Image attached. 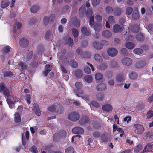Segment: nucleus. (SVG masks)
<instances>
[{
  "mask_svg": "<svg viewBox=\"0 0 153 153\" xmlns=\"http://www.w3.org/2000/svg\"><path fill=\"white\" fill-rule=\"evenodd\" d=\"M80 117L79 114L78 112L75 111L70 113L68 116V119L73 122L77 121L79 119Z\"/></svg>",
  "mask_w": 153,
  "mask_h": 153,
  "instance_id": "obj_1",
  "label": "nucleus"
},
{
  "mask_svg": "<svg viewBox=\"0 0 153 153\" xmlns=\"http://www.w3.org/2000/svg\"><path fill=\"white\" fill-rule=\"evenodd\" d=\"M133 129L135 133L138 134L142 133L144 131L143 127L139 124L134 125Z\"/></svg>",
  "mask_w": 153,
  "mask_h": 153,
  "instance_id": "obj_2",
  "label": "nucleus"
},
{
  "mask_svg": "<svg viewBox=\"0 0 153 153\" xmlns=\"http://www.w3.org/2000/svg\"><path fill=\"white\" fill-rule=\"evenodd\" d=\"M107 53L110 56L114 57L117 54L118 51L114 48H110L107 50Z\"/></svg>",
  "mask_w": 153,
  "mask_h": 153,
  "instance_id": "obj_3",
  "label": "nucleus"
},
{
  "mask_svg": "<svg viewBox=\"0 0 153 153\" xmlns=\"http://www.w3.org/2000/svg\"><path fill=\"white\" fill-rule=\"evenodd\" d=\"M153 152V142L148 144L146 145L142 153L145 152Z\"/></svg>",
  "mask_w": 153,
  "mask_h": 153,
  "instance_id": "obj_4",
  "label": "nucleus"
},
{
  "mask_svg": "<svg viewBox=\"0 0 153 153\" xmlns=\"http://www.w3.org/2000/svg\"><path fill=\"white\" fill-rule=\"evenodd\" d=\"M122 64L125 66H129L132 63V60L130 58L125 57L122 58L121 60Z\"/></svg>",
  "mask_w": 153,
  "mask_h": 153,
  "instance_id": "obj_5",
  "label": "nucleus"
},
{
  "mask_svg": "<svg viewBox=\"0 0 153 153\" xmlns=\"http://www.w3.org/2000/svg\"><path fill=\"white\" fill-rule=\"evenodd\" d=\"M70 24L71 25L75 27H79L80 26L79 22L76 17H74L71 18Z\"/></svg>",
  "mask_w": 153,
  "mask_h": 153,
  "instance_id": "obj_6",
  "label": "nucleus"
},
{
  "mask_svg": "<svg viewBox=\"0 0 153 153\" xmlns=\"http://www.w3.org/2000/svg\"><path fill=\"white\" fill-rule=\"evenodd\" d=\"M102 110L107 112H111L113 110L112 105L110 104H106L103 105L102 107Z\"/></svg>",
  "mask_w": 153,
  "mask_h": 153,
  "instance_id": "obj_7",
  "label": "nucleus"
},
{
  "mask_svg": "<svg viewBox=\"0 0 153 153\" xmlns=\"http://www.w3.org/2000/svg\"><path fill=\"white\" fill-rule=\"evenodd\" d=\"M123 27L120 26L118 24H115L113 27V31L114 33L121 32L123 30Z\"/></svg>",
  "mask_w": 153,
  "mask_h": 153,
  "instance_id": "obj_8",
  "label": "nucleus"
},
{
  "mask_svg": "<svg viewBox=\"0 0 153 153\" xmlns=\"http://www.w3.org/2000/svg\"><path fill=\"white\" fill-rule=\"evenodd\" d=\"M146 64V61L140 60L137 61L135 64V67L137 68H140L143 67Z\"/></svg>",
  "mask_w": 153,
  "mask_h": 153,
  "instance_id": "obj_9",
  "label": "nucleus"
},
{
  "mask_svg": "<svg viewBox=\"0 0 153 153\" xmlns=\"http://www.w3.org/2000/svg\"><path fill=\"white\" fill-rule=\"evenodd\" d=\"M95 78L97 82H99L101 80L103 82L105 81L103 74L100 73H96L95 75Z\"/></svg>",
  "mask_w": 153,
  "mask_h": 153,
  "instance_id": "obj_10",
  "label": "nucleus"
},
{
  "mask_svg": "<svg viewBox=\"0 0 153 153\" xmlns=\"http://www.w3.org/2000/svg\"><path fill=\"white\" fill-rule=\"evenodd\" d=\"M132 18L134 20H137L139 17L138 9L137 8H134L132 15Z\"/></svg>",
  "mask_w": 153,
  "mask_h": 153,
  "instance_id": "obj_11",
  "label": "nucleus"
},
{
  "mask_svg": "<svg viewBox=\"0 0 153 153\" xmlns=\"http://www.w3.org/2000/svg\"><path fill=\"white\" fill-rule=\"evenodd\" d=\"M72 131L74 134H82L84 132L83 129L79 127H77L73 128L72 130Z\"/></svg>",
  "mask_w": 153,
  "mask_h": 153,
  "instance_id": "obj_12",
  "label": "nucleus"
},
{
  "mask_svg": "<svg viewBox=\"0 0 153 153\" xmlns=\"http://www.w3.org/2000/svg\"><path fill=\"white\" fill-rule=\"evenodd\" d=\"M29 136V132L28 131H27L25 133L23 134L22 137V144L23 145L25 144L26 142V140L28 139Z\"/></svg>",
  "mask_w": 153,
  "mask_h": 153,
  "instance_id": "obj_13",
  "label": "nucleus"
},
{
  "mask_svg": "<svg viewBox=\"0 0 153 153\" xmlns=\"http://www.w3.org/2000/svg\"><path fill=\"white\" fill-rule=\"evenodd\" d=\"M54 18V15H51L49 17H45L44 18L43 22L44 25H47L48 23L49 20L51 19V21H53Z\"/></svg>",
  "mask_w": 153,
  "mask_h": 153,
  "instance_id": "obj_14",
  "label": "nucleus"
},
{
  "mask_svg": "<svg viewBox=\"0 0 153 153\" xmlns=\"http://www.w3.org/2000/svg\"><path fill=\"white\" fill-rule=\"evenodd\" d=\"M28 42V41L26 39L22 38L20 40L19 44L21 47L24 48L27 46Z\"/></svg>",
  "mask_w": 153,
  "mask_h": 153,
  "instance_id": "obj_15",
  "label": "nucleus"
},
{
  "mask_svg": "<svg viewBox=\"0 0 153 153\" xmlns=\"http://www.w3.org/2000/svg\"><path fill=\"white\" fill-rule=\"evenodd\" d=\"M96 88L98 91H104L106 89V85L104 83L99 84L96 86Z\"/></svg>",
  "mask_w": 153,
  "mask_h": 153,
  "instance_id": "obj_16",
  "label": "nucleus"
},
{
  "mask_svg": "<svg viewBox=\"0 0 153 153\" xmlns=\"http://www.w3.org/2000/svg\"><path fill=\"white\" fill-rule=\"evenodd\" d=\"M108 67L107 64L106 63H103L100 64L98 66V69L101 71H103L106 70Z\"/></svg>",
  "mask_w": 153,
  "mask_h": 153,
  "instance_id": "obj_17",
  "label": "nucleus"
},
{
  "mask_svg": "<svg viewBox=\"0 0 153 153\" xmlns=\"http://www.w3.org/2000/svg\"><path fill=\"white\" fill-rule=\"evenodd\" d=\"M93 45L94 47L97 50H101L102 48L103 44L97 42H93Z\"/></svg>",
  "mask_w": 153,
  "mask_h": 153,
  "instance_id": "obj_18",
  "label": "nucleus"
},
{
  "mask_svg": "<svg viewBox=\"0 0 153 153\" xmlns=\"http://www.w3.org/2000/svg\"><path fill=\"white\" fill-rule=\"evenodd\" d=\"M109 65L110 67L111 68H115L118 66L117 62L114 60L110 61Z\"/></svg>",
  "mask_w": 153,
  "mask_h": 153,
  "instance_id": "obj_19",
  "label": "nucleus"
},
{
  "mask_svg": "<svg viewBox=\"0 0 153 153\" xmlns=\"http://www.w3.org/2000/svg\"><path fill=\"white\" fill-rule=\"evenodd\" d=\"M102 36L105 38H108L111 37L112 36L111 33L107 30H105L102 32Z\"/></svg>",
  "mask_w": 153,
  "mask_h": 153,
  "instance_id": "obj_20",
  "label": "nucleus"
},
{
  "mask_svg": "<svg viewBox=\"0 0 153 153\" xmlns=\"http://www.w3.org/2000/svg\"><path fill=\"white\" fill-rule=\"evenodd\" d=\"M122 12V11L121 8L118 7H116L114 8L113 13L115 15L119 16L121 14Z\"/></svg>",
  "mask_w": 153,
  "mask_h": 153,
  "instance_id": "obj_21",
  "label": "nucleus"
},
{
  "mask_svg": "<svg viewBox=\"0 0 153 153\" xmlns=\"http://www.w3.org/2000/svg\"><path fill=\"white\" fill-rule=\"evenodd\" d=\"M18 99L16 97H11L7 99V102L8 104H14L16 102L18 101Z\"/></svg>",
  "mask_w": 153,
  "mask_h": 153,
  "instance_id": "obj_22",
  "label": "nucleus"
},
{
  "mask_svg": "<svg viewBox=\"0 0 153 153\" xmlns=\"http://www.w3.org/2000/svg\"><path fill=\"white\" fill-rule=\"evenodd\" d=\"M124 79V76L122 74H120L116 76V81L117 83H120L123 82Z\"/></svg>",
  "mask_w": 153,
  "mask_h": 153,
  "instance_id": "obj_23",
  "label": "nucleus"
},
{
  "mask_svg": "<svg viewBox=\"0 0 153 153\" xmlns=\"http://www.w3.org/2000/svg\"><path fill=\"white\" fill-rule=\"evenodd\" d=\"M84 80L87 82L88 83H91L92 82L93 78L92 76L90 75H87L85 76L84 77Z\"/></svg>",
  "mask_w": 153,
  "mask_h": 153,
  "instance_id": "obj_24",
  "label": "nucleus"
},
{
  "mask_svg": "<svg viewBox=\"0 0 153 153\" xmlns=\"http://www.w3.org/2000/svg\"><path fill=\"white\" fill-rule=\"evenodd\" d=\"M74 73V75L78 78H81L83 75L82 71L80 69L76 70Z\"/></svg>",
  "mask_w": 153,
  "mask_h": 153,
  "instance_id": "obj_25",
  "label": "nucleus"
},
{
  "mask_svg": "<svg viewBox=\"0 0 153 153\" xmlns=\"http://www.w3.org/2000/svg\"><path fill=\"white\" fill-rule=\"evenodd\" d=\"M82 32L83 34L87 36H89L91 35L90 32L87 28L85 27H83L81 29Z\"/></svg>",
  "mask_w": 153,
  "mask_h": 153,
  "instance_id": "obj_26",
  "label": "nucleus"
},
{
  "mask_svg": "<svg viewBox=\"0 0 153 153\" xmlns=\"http://www.w3.org/2000/svg\"><path fill=\"white\" fill-rule=\"evenodd\" d=\"M70 6L68 5L64 6L63 7L61 10V12L63 14L67 13L70 10Z\"/></svg>",
  "mask_w": 153,
  "mask_h": 153,
  "instance_id": "obj_27",
  "label": "nucleus"
},
{
  "mask_svg": "<svg viewBox=\"0 0 153 153\" xmlns=\"http://www.w3.org/2000/svg\"><path fill=\"white\" fill-rule=\"evenodd\" d=\"M40 9V7L38 5L33 6L31 8L30 10L33 13H35L38 11Z\"/></svg>",
  "mask_w": 153,
  "mask_h": 153,
  "instance_id": "obj_28",
  "label": "nucleus"
},
{
  "mask_svg": "<svg viewBox=\"0 0 153 153\" xmlns=\"http://www.w3.org/2000/svg\"><path fill=\"white\" fill-rule=\"evenodd\" d=\"M88 121V118L86 117H82L79 121V123L81 124H84L87 123Z\"/></svg>",
  "mask_w": 153,
  "mask_h": 153,
  "instance_id": "obj_29",
  "label": "nucleus"
},
{
  "mask_svg": "<svg viewBox=\"0 0 153 153\" xmlns=\"http://www.w3.org/2000/svg\"><path fill=\"white\" fill-rule=\"evenodd\" d=\"M138 76L137 74L135 72H131L129 75V78L133 80H134L137 79L138 77Z\"/></svg>",
  "mask_w": 153,
  "mask_h": 153,
  "instance_id": "obj_30",
  "label": "nucleus"
},
{
  "mask_svg": "<svg viewBox=\"0 0 153 153\" xmlns=\"http://www.w3.org/2000/svg\"><path fill=\"white\" fill-rule=\"evenodd\" d=\"M9 4V2L8 0H3L2 1L1 4L2 8H4L8 6Z\"/></svg>",
  "mask_w": 153,
  "mask_h": 153,
  "instance_id": "obj_31",
  "label": "nucleus"
},
{
  "mask_svg": "<svg viewBox=\"0 0 153 153\" xmlns=\"http://www.w3.org/2000/svg\"><path fill=\"white\" fill-rule=\"evenodd\" d=\"M79 15L81 16H83L85 14V9L84 6H82L80 8L79 10Z\"/></svg>",
  "mask_w": 153,
  "mask_h": 153,
  "instance_id": "obj_32",
  "label": "nucleus"
},
{
  "mask_svg": "<svg viewBox=\"0 0 153 153\" xmlns=\"http://www.w3.org/2000/svg\"><path fill=\"white\" fill-rule=\"evenodd\" d=\"M21 116L20 114L16 113L15 114L14 121L16 122H19L21 121Z\"/></svg>",
  "mask_w": 153,
  "mask_h": 153,
  "instance_id": "obj_33",
  "label": "nucleus"
},
{
  "mask_svg": "<svg viewBox=\"0 0 153 153\" xmlns=\"http://www.w3.org/2000/svg\"><path fill=\"white\" fill-rule=\"evenodd\" d=\"M134 53L137 54L139 55L143 53V50L140 48H136L133 50Z\"/></svg>",
  "mask_w": 153,
  "mask_h": 153,
  "instance_id": "obj_34",
  "label": "nucleus"
},
{
  "mask_svg": "<svg viewBox=\"0 0 153 153\" xmlns=\"http://www.w3.org/2000/svg\"><path fill=\"white\" fill-rule=\"evenodd\" d=\"M60 137L57 133L55 134L53 136V140L55 142H57L59 141L61 139Z\"/></svg>",
  "mask_w": 153,
  "mask_h": 153,
  "instance_id": "obj_35",
  "label": "nucleus"
},
{
  "mask_svg": "<svg viewBox=\"0 0 153 153\" xmlns=\"http://www.w3.org/2000/svg\"><path fill=\"white\" fill-rule=\"evenodd\" d=\"M95 60L98 62H101L103 60L102 57L98 54H96L94 56Z\"/></svg>",
  "mask_w": 153,
  "mask_h": 153,
  "instance_id": "obj_36",
  "label": "nucleus"
},
{
  "mask_svg": "<svg viewBox=\"0 0 153 153\" xmlns=\"http://www.w3.org/2000/svg\"><path fill=\"white\" fill-rule=\"evenodd\" d=\"M4 94L5 96V98L7 99H7L11 97V95L9 94V92L7 88L5 89L3 91Z\"/></svg>",
  "mask_w": 153,
  "mask_h": 153,
  "instance_id": "obj_37",
  "label": "nucleus"
},
{
  "mask_svg": "<svg viewBox=\"0 0 153 153\" xmlns=\"http://www.w3.org/2000/svg\"><path fill=\"white\" fill-rule=\"evenodd\" d=\"M94 27L95 31L97 32H98L101 30L102 25L101 24H95Z\"/></svg>",
  "mask_w": 153,
  "mask_h": 153,
  "instance_id": "obj_38",
  "label": "nucleus"
},
{
  "mask_svg": "<svg viewBox=\"0 0 153 153\" xmlns=\"http://www.w3.org/2000/svg\"><path fill=\"white\" fill-rule=\"evenodd\" d=\"M125 46L127 48L131 49L134 47V45L132 42H128L126 44Z\"/></svg>",
  "mask_w": 153,
  "mask_h": 153,
  "instance_id": "obj_39",
  "label": "nucleus"
},
{
  "mask_svg": "<svg viewBox=\"0 0 153 153\" xmlns=\"http://www.w3.org/2000/svg\"><path fill=\"white\" fill-rule=\"evenodd\" d=\"M96 97L97 99L100 101H103L104 98V95L101 93L97 94Z\"/></svg>",
  "mask_w": 153,
  "mask_h": 153,
  "instance_id": "obj_40",
  "label": "nucleus"
},
{
  "mask_svg": "<svg viewBox=\"0 0 153 153\" xmlns=\"http://www.w3.org/2000/svg\"><path fill=\"white\" fill-rule=\"evenodd\" d=\"M65 153H75L74 149L71 147L67 148L65 149Z\"/></svg>",
  "mask_w": 153,
  "mask_h": 153,
  "instance_id": "obj_41",
  "label": "nucleus"
},
{
  "mask_svg": "<svg viewBox=\"0 0 153 153\" xmlns=\"http://www.w3.org/2000/svg\"><path fill=\"white\" fill-rule=\"evenodd\" d=\"M110 137L108 135L103 134L102 136L101 139L103 142H106L108 140Z\"/></svg>",
  "mask_w": 153,
  "mask_h": 153,
  "instance_id": "obj_42",
  "label": "nucleus"
},
{
  "mask_svg": "<svg viewBox=\"0 0 153 153\" xmlns=\"http://www.w3.org/2000/svg\"><path fill=\"white\" fill-rule=\"evenodd\" d=\"M59 134V136L61 138L65 137L66 136V132L62 130L60 131L58 133H57Z\"/></svg>",
  "mask_w": 153,
  "mask_h": 153,
  "instance_id": "obj_43",
  "label": "nucleus"
},
{
  "mask_svg": "<svg viewBox=\"0 0 153 153\" xmlns=\"http://www.w3.org/2000/svg\"><path fill=\"white\" fill-rule=\"evenodd\" d=\"M67 42L65 43L68 45L70 46H71L73 44V40L70 37H69L66 39Z\"/></svg>",
  "mask_w": 153,
  "mask_h": 153,
  "instance_id": "obj_44",
  "label": "nucleus"
},
{
  "mask_svg": "<svg viewBox=\"0 0 153 153\" xmlns=\"http://www.w3.org/2000/svg\"><path fill=\"white\" fill-rule=\"evenodd\" d=\"M72 33L74 37L75 38L78 35L79 32L78 30L75 28H73L71 30Z\"/></svg>",
  "mask_w": 153,
  "mask_h": 153,
  "instance_id": "obj_45",
  "label": "nucleus"
},
{
  "mask_svg": "<svg viewBox=\"0 0 153 153\" xmlns=\"http://www.w3.org/2000/svg\"><path fill=\"white\" fill-rule=\"evenodd\" d=\"M131 30L134 32H137L139 30V28L137 25H134L131 27Z\"/></svg>",
  "mask_w": 153,
  "mask_h": 153,
  "instance_id": "obj_46",
  "label": "nucleus"
},
{
  "mask_svg": "<svg viewBox=\"0 0 153 153\" xmlns=\"http://www.w3.org/2000/svg\"><path fill=\"white\" fill-rule=\"evenodd\" d=\"M136 38L137 40L142 41L144 40V37L141 33H138L136 36Z\"/></svg>",
  "mask_w": 153,
  "mask_h": 153,
  "instance_id": "obj_47",
  "label": "nucleus"
},
{
  "mask_svg": "<svg viewBox=\"0 0 153 153\" xmlns=\"http://www.w3.org/2000/svg\"><path fill=\"white\" fill-rule=\"evenodd\" d=\"M61 59L62 60V62L64 64L67 65L69 62V59L66 57H64L63 58L61 57Z\"/></svg>",
  "mask_w": 153,
  "mask_h": 153,
  "instance_id": "obj_48",
  "label": "nucleus"
},
{
  "mask_svg": "<svg viewBox=\"0 0 153 153\" xmlns=\"http://www.w3.org/2000/svg\"><path fill=\"white\" fill-rule=\"evenodd\" d=\"M105 11L107 14H109L113 12V10L111 7L107 6L106 7Z\"/></svg>",
  "mask_w": 153,
  "mask_h": 153,
  "instance_id": "obj_49",
  "label": "nucleus"
},
{
  "mask_svg": "<svg viewBox=\"0 0 153 153\" xmlns=\"http://www.w3.org/2000/svg\"><path fill=\"white\" fill-rule=\"evenodd\" d=\"M142 149V146L141 144H139L135 148L134 151L136 153L139 152Z\"/></svg>",
  "mask_w": 153,
  "mask_h": 153,
  "instance_id": "obj_50",
  "label": "nucleus"
},
{
  "mask_svg": "<svg viewBox=\"0 0 153 153\" xmlns=\"http://www.w3.org/2000/svg\"><path fill=\"white\" fill-rule=\"evenodd\" d=\"M75 86L77 89V90L81 89L82 87V84L80 82H76L75 84Z\"/></svg>",
  "mask_w": 153,
  "mask_h": 153,
  "instance_id": "obj_51",
  "label": "nucleus"
},
{
  "mask_svg": "<svg viewBox=\"0 0 153 153\" xmlns=\"http://www.w3.org/2000/svg\"><path fill=\"white\" fill-rule=\"evenodd\" d=\"M70 65L73 68H76L78 66L77 63L74 60H72L70 62Z\"/></svg>",
  "mask_w": 153,
  "mask_h": 153,
  "instance_id": "obj_52",
  "label": "nucleus"
},
{
  "mask_svg": "<svg viewBox=\"0 0 153 153\" xmlns=\"http://www.w3.org/2000/svg\"><path fill=\"white\" fill-rule=\"evenodd\" d=\"M108 22L110 24H113L115 22V20L114 16H110L108 18Z\"/></svg>",
  "mask_w": 153,
  "mask_h": 153,
  "instance_id": "obj_53",
  "label": "nucleus"
},
{
  "mask_svg": "<svg viewBox=\"0 0 153 153\" xmlns=\"http://www.w3.org/2000/svg\"><path fill=\"white\" fill-rule=\"evenodd\" d=\"M13 73L11 72L8 71L5 72L4 74V76H11L13 75Z\"/></svg>",
  "mask_w": 153,
  "mask_h": 153,
  "instance_id": "obj_54",
  "label": "nucleus"
},
{
  "mask_svg": "<svg viewBox=\"0 0 153 153\" xmlns=\"http://www.w3.org/2000/svg\"><path fill=\"white\" fill-rule=\"evenodd\" d=\"M10 47L6 46L3 48L2 50V52L4 53H7L10 51Z\"/></svg>",
  "mask_w": 153,
  "mask_h": 153,
  "instance_id": "obj_55",
  "label": "nucleus"
},
{
  "mask_svg": "<svg viewBox=\"0 0 153 153\" xmlns=\"http://www.w3.org/2000/svg\"><path fill=\"white\" fill-rule=\"evenodd\" d=\"M77 96L79 97H81L83 99L86 101H88L89 99V96L87 95H79V94H77Z\"/></svg>",
  "mask_w": 153,
  "mask_h": 153,
  "instance_id": "obj_56",
  "label": "nucleus"
},
{
  "mask_svg": "<svg viewBox=\"0 0 153 153\" xmlns=\"http://www.w3.org/2000/svg\"><path fill=\"white\" fill-rule=\"evenodd\" d=\"M92 11L91 9H89L87 10V16L89 18L91 17L92 16Z\"/></svg>",
  "mask_w": 153,
  "mask_h": 153,
  "instance_id": "obj_57",
  "label": "nucleus"
},
{
  "mask_svg": "<svg viewBox=\"0 0 153 153\" xmlns=\"http://www.w3.org/2000/svg\"><path fill=\"white\" fill-rule=\"evenodd\" d=\"M126 11L127 15H130L133 11V9L131 7H128L126 9Z\"/></svg>",
  "mask_w": 153,
  "mask_h": 153,
  "instance_id": "obj_58",
  "label": "nucleus"
},
{
  "mask_svg": "<svg viewBox=\"0 0 153 153\" xmlns=\"http://www.w3.org/2000/svg\"><path fill=\"white\" fill-rule=\"evenodd\" d=\"M153 116V111L152 110H150L149 111L147 114V118L148 119L151 118Z\"/></svg>",
  "mask_w": 153,
  "mask_h": 153,
  "instance_id": "obj_59",
  "label": "nucleus"
},
{
  "mask_svg": "<svg viewBox=\"0 0 153 153\" xmlns=\"http://www.w3.org/2000/svg\"><path fill=\"white\" fill-rule=\"evenodd\" d=\"M57 112L59 113H61L63 111L62 107L61 106H59L57 107L56 108Z\"/></svg>",
  "mask_w": 153,
  "mask_h": 153,
  "instance_id": "obj_60",
  "label": "nucleus"
},
{
  "mask_svg": "<svg viewBox=\"0 0 153 153\" xmlns=\"http://www.w3.org/2000/svg\"><path fill=\"white\" fill-rule=\"evenodd\" d=\"M52 34L51 32L50 31H47L45 35V38L47 39H48L51 36Z\"/></svg>",
  "mask_w": 153,
  "mask_h": 153,
  "instance_id": "obj_61",
  "label": "nucleus"
},
{
  "mask_svg": "<svg viewBox=\"0 0 153 153\" xmlns=\"http://www.w3.org/2000/svg\"><path fill=\"white\" fill-rule=\"evenodd\" d=\"M91 104L96 108H98L100 105L97 102L95 101H92L91 102Z\"/></svg>",
  "mask_w": 153,
  "mask_h": 153,
  "instance_id": "obj_62",
  "label": "nucleus"
},
{
  "mask_svg": "<svg viewBox=\"0 0 153 153\" xmlns=\"http://www.w3.org/2000/svg\"><path fill=\"white\" fill-rule=\"evenodd\" d=\"M33 54V53L32 51L29 52L28 53H27V59L28 60H30L31 59Z\"/></svg>",
  "mask_w": 153,
  "mask_h": 153,
  "instance_id": "obj_63",
  "label": "nucleus"
},
{
  "mask_svg": "<svg viewBox=\"0 0 153 153\" xmlns=\"http://www.w3.org/2000/svg\"><path fill=\"white\" fill-rule=\"evenodd\" d=\"M112 72L111 71H107L105 74V75L109 78H111L112 76Z\"/></svg>",
  "mask_w": 153,
  "mask_h": 153,
  "instance_id": "obj_64",
  "label": "nucleus"
}]
</instances>
